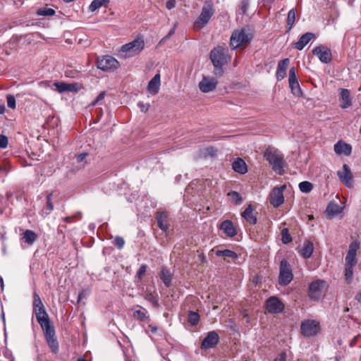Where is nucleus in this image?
<instances>
[{
	"mask_svg": "<svg viewBox=\"0 0 361 361\" xmlns=\"http://www.w3.org/2000/svg\"><path fill=\"white\" fill-rule=\"evenodd\" d=\"M224 65V64H219L217 66H214V74L216 76L220 77L223 75L224 71H223L222 66Z\"/></svg>",
	"mask_w": 361,
	"mask_h": 361,
	"instance_id": "nucleus-51",
	"label": "nucleus"
},
{
	"mask_svg": "<svg viewBox=\"0 0 361 361\" xmlns=\"http://www.w3.org/2000/svg\"><path fill=\"white\" fill-rule=\"evenodd\" d=\"M352 147L350 145L338 141L334 145V151L337 154L349 155L351 153Z\"/></svg>",
	"mask_w": 361,
	"mask_h": 361,
	"instance_id": "nucleus-26",
	"label": "nucleus"
},
{
	"mask_svg": "<svg viewBox=\"0 0 361 361\" xmlns=\"http://www.w3.org/2000/svg\"><path fill=\"white\" fill-rule=\"evenodd\" d=\"M188 321L192 326L197 325L200 321L199 314L196 312H190L188 314Z\"/></svg>",
	"mask_w": 361,
	"mask_h": 361,
	"instance_id": "nucleus-38",
	"label": "nucleus"
},
{
	"mask_svg": "<svg viewBox=\"0 0 361 361\" xmlns=\"http://www.w3.org/2000/svg\"><path fill=\"white\" fill-rule=\"evenodd\" d=\"M355 298L358 302H361V292L357 294Z\"/></svg>",
	"mask_w": 361,
	"mask_h": 361,
	"instance_id": "nucleus-64",
	"label": "nucleus"
},
{
	"mask_svg": "<svg viewBox=\"0 0 361 361\" xmlns=\"http://www.w3.org/2000/svg\"><path fill=\"white\" fill-rule=\"evenodd\" d=\"M218 85V81L211 77H203L199 82V88L204 93H208L214 90Z\"/></svg>",
	"mask_w": 361,
	"mask_h": 361,
	"instance_id": "nucleus-16",
	"label": "nucleus"
},
{
	"mask_svg": "<svg viewBox=\"0 0 361 361\" xmlns=\"http://www.w3.org/2000/svg\"><path fill=\"white\" fill-rule=\"evenodd\" d=\"M233 169L240 174H244L247 172V165L243 159L238 158L232 164Z\"/></svg>",
	"mask_w": 361,
	"mask_h": 361,
	"instance_id": "nucleus-29",
	"label": "nucleus"
},
{
	"mask_svg": "<svg viewBox=\"0 0 361 361\" xmlns=\"http://www.w3.org/2000/svg\"><path fill=\"white\" fill-rule=\"evenodd\" d=\"M214 14V8L211 2L202 6L201 13L194 23V27L197 30L203 28Z\"/></svg>",
	"mask_w": 361,
	"mask_h": 361,
	"instance_id": "nucleus-4",
	"label": "nucleus"
},
{
	"mask_svg": "<svg viewBox=\"0 0 361 361\" xmlns=\"http://www.w3.org/2000/svg\"><path fill=\"white\" fill-rule=\"evenodd\" d=\"M326 283L324 280H316L309 286L308 295L312 300H318L322 293L326 289Z\"/></svg>",
	"mask_w": 361,
	"mask_h": 361,
	"instance_id": "nucleus-8",
	"label": "nucleus"
},
{
	"mask_svg": "<svg viewBox=\"0 0 361 361\" xmlns=\"http://www.w3.org/2000/svg\"><path fill=\"white\" fill-rule=\"evenodd\" d=\"M243 316L246 319V322L249 323L250 322V317H249V315H248L247 310H244L243 312Z\"/></svg>",
	"mask_w": 361,
	"mask_h": 361,
	"instance_id": "nucleus-61",
	"label": "nucleus"
},
{
	"mask_svg": "<svg viewBox=\"0 0 361 361\" xmlns=\"http://www.w3.org/2000/svg\"><path fill=\"white\" fill-rule=\"evenodd\" d=\"M33 312L34 313L35 312H47L46 310H45V307H44V306H39V307H33Z\"/></svg>",
	"mask_w": 361,
	"mask_h": 361,
	"instance_id": "nucleus-59",
	"label": "nucleus"
},
{
	"mask_svg": "<svg viewBox=\"0 0 361 361\" xmlns=\"http://www.w3.org/2000/svg\"><path fill=\"white\" fill-rule=\"evenodd\" d=\"M313 251V243L310 241H307L304 243L302 247L299 249L298 252L304 259H309L311 257Z\"/></svg>",
	"mask_w": 361,
	"mask_h": 361,
	"instance_id": "nucleus-25",
	"label": "nucleus"
},
{
	"mask_svg": "<svg viewBox=\"0 0 361 361\" xmlns=\"http://www.w3.org/2000/svg\"><path fill=\"white\" fill-rule=\"evenodd\" d=\"M140 310H135L133 312V317L142 322H148L149 317L147 315V310L145 308L140 307Z\"/></svg>",
	"mask_w": 361,
	"mask_h": 361,
	"instance_id": "nucleus-31",
	"label": "nucleus"
},
{
	"mask_svg": "<svg viewBox=\"0 0 361 361\" xmlns=\"http://www.w3.org/2000/svg\"><path fill=\"white\" fill-rule=\"evenodd\" d=\"M54 86L59 93H63L65 92L77 93L82 88L81 85L78 82L66 83L63 82H54Z\"/></svg>",
	"mask_w": 361,
	"mask_h": 361,
	"instance_id": "nucleus-11",
	"label": "nucleus"
},
{
	"mask_svg": "<svg viewBox=\"0 0 361 361\" xmlns=\"http://www.w3.org/2000/svg\"><path fill=\"white\" fill-rule=\"evenodd\" d=\"M219 341V335L214 331L208 333L207 336L203 339L201 343L202 350H208L214 348Z\"/></svg>",
	"mask_w": 361,
	"mask_h": 361,
	"instance_id": "nucleus-15",
	"label": "nucleus"
},
{
	"mask_svg": "<svg viewBox=\"0 0 361 361\" xmlns=\"http://www.w3.org/2000/svg\"><path fill=\"white\" fill-rule=\"evenodd\" d=\"M39 306H44V304L39 297V295L35 292L33 293V307H39Z\"/></svg>",
	"mask_w": 361,
	"mask_h": 361,
	"instance_id": "nucleus-47",
	"label": "nucleus"
},
{
	"mask_svg": "<svg viewBox=\"0 0 361 361\" xmlns=\"http://www.w3.org/2000/svg\"><path fill=\"white\" fill-rule=\"evenodd\" d=\"M264 156L275 172L279 175L284 173L283 155L278 149L269 147L266 149Z\"/></svg>",
	"mask_w": 361,
	"mask_h": 361,
	"instance_id": "nucleus-1",
	"label": "nucleus"
},
{
	"mask_svg": "<svg viewBox=\"0 0 361 361\" xmlns=\"http://www.w3.org/2000/svg\"><path fill=\"white\" fill-rule=\"evenodd\" d=\"M161 76L159 73L156 74L149 82L147 90L151 94H156L160 87Z\"/></svg>",
	"mask_w": 361,
	"mask_h": 361,
	"instance_id": "nucleus-23",
	"label": "nucleus"
},
{
	"mask_svg": "<svg viewBox=\"0 0 361 361\" xmlns=\"http://www.w3.org/2000/svg\"><path fill=\"white\" fill-rule=\"evenodd\" d=\"M300 330L305 337L314 336L319 331V324L315 320L307 319L301 323Z\"/></svg>",
	"mask_w": 361,
	"mask_h": 361,
	"instance_id": "nucleus-9",
	"label": "nucleus"
},
{
	"mask_svg": "<svg viewBox=\"0 0 361 361\" xmlns=\"http://www.w3.org/2000/svg\"><path fill=\"white\" fill-rule=\"evenodd\" d=\"M315 38V35L312 32H306L303 34L298 42L293 43L292 46L298 49L302 50L303 48L313 39Z\"/></svg>",
	"mask_w": 361,
	"mask_h": 361,
	"instance_id": "nucleus-20",
	"label": "nucleus"
},
{
	"mask_svg": "<svg viewBox=\"0 0 361 361\" xmlns=\"http://www.w3.org/2000/svg\"><path fill=\"white\" fill-rule=\"evenodd\" d=\"M228 195L231 197V200L235 203V204H240L242 202V197L240 195L235 191H232L228 193Z\"/></svg>",
	"mask_w": 361,
	"mask_h": 361,
	"instance_id": "nucleus-45",
	"label": "nucleus"
},
{
	"mask_svg": "<svg viewBox=\"0 0 361 361\" xmlns=\"http://www.w3.org/2000/svg\"><path fill=\"white\" fill-rule=\"evenodd\" d=\"M210 59L214 66L227 63L231 60L228 49L220 46L214 48L211 51Z\"/></svg>",
	"mask_w": 361,
	"mask_h": 361,
	"instance_id": "nucleus-6",
	"label": "nucleus"
},
{
	"mask_svg": "<svg viewBox=\"0 0 361 361\" xmlns=\"http://www.w3.org/2000/svg\"><path fill=\"white\" fill-rule=\"evenodd\" d=\"M145 299L151 302L154 307H159V302L158 300L157 299L156 296L154 295L152 293H148L145 295Z\"/></svg>",
	"mask_w": 361,
	"mask_h": 361,
	"instance_id": "nucleus-46",
	"label": "nucleus"
},
{
	"mask_svg": "<svg viewBox=\"0 0 361 361\" xmlns=\"http://www.w3.org/2000/svg\"><path fill=\"white\" fill-rule=\"evenodd\" d=\"M290 64V59L286 58L280 61L277 66L276 78L277 80H283L286 75V70Z\"/></svg>",
	"mask_w": 361,
	"mask_h": 361,
	"instance_id": "nucleus-22",
	"label": "nucleus"
},
{
	"mask_svg": "<svg viewBox=\"0 0 361 361\" xmlns=\"http://www.w3.org/2000/svg\"><path fill=\"white\" fill-rule=\"evenodd\" d=\"M97 66L104 71L113 72L120 66L119 62L111 56H103L97 59Z\"/></svg>",
	"mask_w": 361,
	"mask_h": 361,
	"instance_id": "nucleus-7",
	"label": "nucleus"
},
{
	"mask_svg": "<svg viewBox=\"0 0 361 361\" xmlns=\"http://www.w3.org/2000/svg\"><path fill=\"white\" fill-rule=\"evenodd\" d=\"M37 234L31 230H26L23 233V239L26 243L29 245L33 244L34 242L37 240Z\"/></svg>",
	"mask_w": 361,
	"mask_h": 361,
	"instance_id": "nucleus-32",
	"label": "nucleus"
},
{
	"mask_svg": "<svg viewBox=\"0 0 361 361\" xmlns=\"http://www.w3.org/2000/svg\"><path fill=\"white\" fill-rule=\"evenodd\" d=\"M299 188L301 192L308 193L312 190L313 185L309 181H302L299 183Z\"/></svg>",
	"mask_w": 361,
	"mask_h": 361,
	"instance_id": "nucleus-40",
	"label": "nucleus"
},
{
	"mask_svg": "<svg viewBox=\"0 0 361 361\" xmlns=\"http://www.w3.org/2000/svg\"><path fill=\"white\" fill-rule=\"evenodd\" d=\"M145 47V41L142 36L137 37L133 41L123 45L120 50L119 54L123 57H133L139 54Z\"/></svg>",
	"mask_w": 361,
	"mask_h": 361,
	"instance_id": "nucleus-3",
	"label": "nucleus"
},
{
	"mask_svg": "<svg viewBox=\"0 0 361 361\" xmlns=\"http://www.w3.org/2000/svg\"><path fill=\"white\" fill-rule=\"evenodd\" d=\"M35 314L36 316L37 321L39 324L49 319V315L47 312H35Z\"/></svg>",
	"mask_w": 361,
	"mask_h": 361,
	"instance_id": "nucleus-44",
	"label": "nucleus"
},
{
	"mask_svg": "<svg viewBox=\"0 0 361 361\" xmlns=\"http://www.w3.org/2000/svg\"><path fill=\"white\" fill-rule=\"evenodd\" d=\"M360 247V244L357 241H353L349 246V250L345 257V265L353 266L357 263L356 252Z\"/></svg>",
	"mask_w": 361,
	"mask_h": 361,
	"instance_id": "nucleus-13",
	"label": "nucleus"
},
{
	"mask_svg": "<svg viewBox=\"0 0 361 361\" xmlns=\"http://www.w3.org/2000/svg\"><path fill=\"white\" fill-rule=\"evenodd\" d=\"M52 195H53V194L51 192V193H49L47 196V202H46V205L44 208V212L47 215L50 214L51 212L54 210V204L51 202Z\"/></svg>",
	"mask_w": 361,
	"mask_h": 361,
	"instance_id": "nucleus-36",
	"label": "nucleus"
},
{
	"mask_svg": "<svg viewBox=\"0 0 361 361\" xmlns=\"http://www.w3.org/2000/svg\"><path fill=\"white\" fill-rule=\"evenodd\" d=\"M326 211L329 214L335 216L340 212V207L338 204L331 202L328 204Z\"/></svg>",
	"mask_w": 361,
	"mask_h": 361,
	"instance_id": "nucleus-37",
	"label": "nucleus"
},
{
	"mask_svg": "<svg viewBox=\"0 0 361 361\" xmlns=\"http://www.w3.org/2000/svg\"><path fill=\"white\" fill-rule=\"evenodd\" d=\"M39 325L44 331L45 338L55 336L54 328L51 324L49 319L41 323Z\"/></svg>",
	"mask_w": 361,
	"mask_h": 361,
	"instance_id": "nucleus-30",
	"label": "nucleus"
},
{
	"mask_svg": "<svg viewBox=\"0 0 361 361\" xmlns=\"http://www.w3.org/2000/svg\"><path fill=\"white\" fill-rule=\"evenodd\" d=\"M293 279L292 267L287 259H283L279 265V283L281 286H287Z\"/></svg>",
	"mask_w": 361,
	"mask_h": 361,
	"instance_id": "nucleus-5",
	"label": "nucleus"
},
{
	"mask_svg": "<svg viewBox=\"0 0 361 361\" xmlns=\"http://www.w3.org/2000/svg\"><path fill=\"white\" fill-rule=\"evenodd\" d=\"M148 329L152 332V333H156L157 331V326L156 325H154V324H149L148 326Z\"/></svg>",
	"mask_w": 361,
	"mask_h": 361,
	"instance_id": "nucleus-60",
	"label": "nucleus"
},
{
	"mask_svg": "<svg viewBox=\"0 0 361 361\" xmlns=\"http://www.w3.org/2000/svg\"><path fill=\"white\" fill-rule=\"evenodd\" d=\"M241 216L250 225H255L257 224V217L253 214V209L251 204H249L244 212H242Z\"/></svg>",
	"mask_w": 361,
	"mask_h": 361,
	"instance_id": "nucleus-24",
	"label": "nucleus"
},
{
	"mask_svg": "<svg viewBox=\"0 0 361 361\" xmlns=\"http://www.w3.org/2000/svg\"><path fill=\"white\" fill-rule=\"evenodd\" d=\"M176 0H168L166 3V7L167 9L171 10L176 6Z\"/></svg>",
	"mask_w": 361,
	"mask_h": 361,
	"instance_id": "nucleus-56",
	"label": "nucleus"
},
{
	"mask_svg": "<svg viewBox=\"0 0 361 361\" xmlns=\"http://www.w3.org/2000/svg\"><path fill=\"white\" fill-rule=\"evenodd\" d=\"M147 266L146 264H142L137 272V276L141 279L142 278V276L145 274L146 273V271H147Z\"/></svg>",
	"mask_w": 361,
	"mask_h": 361,
	"instance_id": "nucleus-52",
	"label": "nucleus"
},
{
	"mask_svg": "<svg viewBox=\"0 0 361 361\" xmlns=\"http://www.w3.org/2000/svg\"><path fill=\"white\" fill-rule=\"evenodd\" d=\"M295 13H296V10L294 8H292L288 13L287 25L288 26V28L287 32H289L293 27V26L295 25Z\"/></svg>",
	"mask_w": 361,
	"mask_h": 361,
	"instance_id": "nucleus-34",
	"label": "nucleus"
},
{
	"mask_svg": "<svg viewBox=\"0 0 361 361\" xmlns=\"http://www.w3.org/2000/svg\"><path fill=\"white\" fill-rule=\"evenodd\" d=\"M221 228L228 237H233L236 235V231L233 223L229 220L224 221L221 224Z\"/></svg>",
	"mask_w": 361,
	"mask_h": 361,
	"instance_id": "nucleus-28",
	"label": "nucleus"
},
{
	"mask_svg": "<svg viewBox=\"0 0 361 361\" xmlns=\"http://www.w3.org/2000/svg\"><path fill=\"white\" fill-rule=\"evenodd\" d=\"M46 341L48 345L51 349L52 352L56 353L59 351V343L55 336L51 337H47Z\"/></svg>",
	"mask_w": 361,
	"mask_h": 361,
	"instance_id": "nucleus-35",
	"label": "nucleus"
},
{
	"mask_svg": "<svg viewBox=\"0 0 361 361\" xmlns=\"http://www.w3.org/2000/svg\"><path fill=\"white\" fill-rule=\"evenodd\" d=\"M283 187L275 188L270 195V203L274 207L276 208L281 205L284 202V197L283 194Z\"/></svg>",
	"mask_w": 361,
	"mask_h": 361,
	"instance_id": "nucleus-17",
	"label": "nucleus"
},
{
	"mask_svg": "<svg viewBox=\"0 0 361 361\" xmlns=\"http://www.w3.org/2000/svg\"><path fill=\"white\" fill-rule=\"evenodd\" d=\"M114 244L117 246L119 250L123 249L125 245L124 239L121 236H116L114 240Z\"/></svg>",
	"mask_w": 361,
	"mask_h": 361,
	"instance_id": "nucleus-48",
	"label": "nucleus"
},
{
	"mask_svg": "<svg viewBox=\"0 0 361 361\" xmlns=\"http://www.w3.org/2000/svg\"><path fill=\"white\" fill-rule=\"evenodd\" d=\"M8 145V138L6 135H0V148L4 149Z\"/></svg>",
	"mask_w": 361,
	"mask_h": 361,
	"instance_id": "nucleus-53",
	"label": "nucleus"
},
{
	"mask_svg": "<svg viewBox=\"0 0 361 361\" xmlns=\"http://www.w3.org/2000/svg\"><path fill=\"white\" fill-rule=\"evenodd\" d=\"M250 1L249 0H241L240 4V9L241 11V13L243 15L246 14L247 8L249 7Z\"/></svg>",
	"mask_w": 361,
	"mask_h": 361,
	"instance_id": "nucleus-49",
	"label": "nucleus"
},
{
	"mask_svg": "<svg viewBox=\"0 0 361 361\" xmlns=\"http://www.w3.org/2000/svg\"><path fill=\"white\" fill-rule=\"evenodd\" d=\"M350 92L348 89L341 88L339 92L340 106L342 109H347L352 105Z\"/></svg>",
	"mask_w": 361,
	"mask_h": 361,
	"instance_id": "nucleus-21",
	"label": "nucleus"
},
{
	"mask_svg": "<svg viewBox=\"0 0 361 361\" xmlns=\"http://www.w3.org/2000/svg\"><path fill=\"white\" fill-rule=\"evenodd\" d=\"M312 53L318 57L321 62L324 63H329L331 61V50L326 47L323 45L317 46L314 48Z\"/></svg>",
	"mask_w": 361,
	"mask_h": 361,
	"instance_id": "nucleus-10",
	"label": "nucleus"
},
{
	"mask_svg": "<svg viewBox=\"0 0 361 361\" xmlns=\"http://www.w3.org/2000/svg\"><path fill=\"white\" fill-rule=\"evenodd\" d=\"M288 76H289V78H288L289 86H290L292 93L297 97L301 96L302 92L301 91L299 82L296 78L295 67H292L289 70V75Z\"/></svg>",
	"mask_w": 361,
	"mask_h": 361,
	"instance_id": "nucleus-12",
	"label": "nucleus"
},
{
	"mask_svg": "<svg viewBox=\"0 0 361 361\" xmlns=\"http://www.w3.org/2000/svg\"><path fill=\"white\" fill-rule=\"evenodd\" d=\"M6 99H7V106L11 109H14L16 106V99H15L14 96L9 94L6 97Z\"/></svg>",
	"mask_w": 361,
	"mask_h": 361,
	"instance_id": "nucleus-50",
	"label": "nucleus"
},
{
	"mask_svg": "<svg viewBox=\"0 0 361 361\" xmlns=\"http://www.w3.org/2000/svg\"><path fill=\"white\" fill-rule=\"evenodd\" d=\"M174 32H175V29L174 28L171 29L169 31V32L168 33V35L163 39L169 38L170 36H171L174 33Z\"/></svg>",
	"mask_w": 361,
	"mask_h": 361,
	"instance_id": "nucleus-62",
	"label": "nucleus"
},
{
	"mask_svg": "<svg viewBox=\"0 0 361 361\" xmlns=\"http://www.w3.org/2000/svg\"><path fill=\"white\" fill-rule=\"evenodd\" d=\"M156 219L159 228L165 233H167L170 228V224L169 223V213L167 212H157L156 215Z\"/></svg>",
	"mask_w": 361,
	"mask_h": 361,
	"instance_id": "nucleus-19",
	"label": "nucleus"
},
{
	"mask_svg": "<svg viewBox=\"0 0 361 361\" xmlns=\"http://www.w3.org/2000/svg\"><path fill=\"white\" fill-rule=\"evenodd\" d=\"M216 255L218 257H224V258H232L235 259L238 257V255L231 250H216Z\"/></svg>",
	"mask_w": 361,
	"mask_h": 361,
	"instance_id": "nucleus-33",
	"label": "nucleus"
},
{
	"mask_svg": "<svg viewBox=\"0 0 361 361\" xmlns=\"http://www.w3.org/2000/svg\"><path fill=\"white\" fill-rule=\"evenodd\" d=\"M55 11L53 8H41L37 10V13L39 16H51L55 14Z\"/></svg>",
	"mask_w": 361,
	"mask_h": 361,
	"instance_id": "nucleus-41",
	"label": "nucleus"
},
{
	"mask_svg": "<svg viewBox=\"0 0 361 361\" xmlns=\"http://www.w3.org/2000/svg\"><path fill=\"white\" fill-rule=\"evenodd\" d=\"M106 0H93L89 6V10L92 12L95 11L99 8Z\"/></svg>",
	"mask_w": 361,
	"mask_h": 361,
	"instance_id": "nucleus-43",
	"label": "nucleus"
},
{
	"mask_svg": "<svg viewBox=\"0 0 361 361\" xmlns=\"http://www.w3.org/2000/svg\"><path fill=\"white\" fill-rule=\"evenodd\" d=\"M353 266L345 267V279L348 284L350 283L353 276Z\"/></svg>",
	"mask_w": 361,
	"mask_h": 361,
	"instance_id": "nucleus-39",
	"label": "nucleus"
},
{
	"mask_svg": "<svg viewBox=\"0 0 361 361\" xmlns=\"http://www.w3.org/2000/svg\"><path fill=\"white\" fill-rule=\"evenodd\" d=\"M159 277L166 287L171 286L173 275L166 267H161Z\"/></svg>",
	"mask_w": 361,
	"mask_h": 361,
	"instance_id": "nucleus-27",
	"label": "nucleus"
},
{
	"mask_svg": "<svg viewBox=\"0 0 361 361\" xmlns=\"http://www.w3.org/2000/svg\"><path fill=\"white\" fill-rule=\"evenodd\" d=\"M266 308L269 313L276 314L281 312L284 305L276 297L272 296L267 300Z\"/></svg>",
	"mask_w": 361,
	"mask_h": 361,
	"instance_id": "nucleus-14",
	"label": "nucleus"
},
{
	"mask_svg": "<svg viewBox=\"0 0 361 361\" xmlns=\"http://www.w3.org/2000/svg\"><path fill=\"white\" fill-rule=\"evenodd\" d=\"M282 242L284 244H288L292 241V237L289 233L288 229L285 228L281 231Z\"/></svg>",
	"mask_w": 361,
	"mask_h": 361,
	"instance_id": "nucleus-42",
	"label": "nucleus"
},
{
	"mask_svg": "<svg viewBox=\"0 0 361 361\" xmlns=\"http://www.w3.org/2000/svg\"><path fill=\"white\" fill-rule=\"evenodd\" d=\"M337 175L340 180L348 188L352 186L353 176L349 166L346 164L343 165L342 171H338Z\"/></svg>",
	"mask_w": 361,
	"mask_h": 361,
	"instance_id": "nucleus-18",
	"label": "nucleus"
},
{
	"mask_svg": "<svg viewBox=\"0 0 361 361\" xmlns=\"http://www.w3.org/2000/svg\"><path fill=\"white\" fill-rule=\"evenodd\" d=\"M87 155V153H81V154H78L77 157L78 162H82L85 159Z\"/></svg>",
	"mask_w": 361,
	"mask_h": 361,
	"instance_id": "nucleus-58",
	"label": "nucleus"
},
{
	"mask_svg": "<svg viewBox=\"0 0 361 361\" xmlns=\"http://www.w3.org/2000/svg\"><path fill=\"white\" fill-rule=\"evenodd\" d=\"M4 173L5 174H7L8 171H6L5 166L0 165V173Z\"/></svg>",
	"mask_w": 361,
	"mask_h": 361,
	"instance_id": "nucleus-63",
	"label": "nucleus"
},
{
	"mask_svg": "<svg viewBox=\"0 0 361 361\" xmlns=\"http://www.w3.org/2000/svg\"><path fill=\"white\" fill-rule=\"evenodd\" d=\"M104 97H105V92H100L99 94L97 96V99H95V101H94L92 103V105H95L97 102L104 99Z\"/></svg>",
	"mask_w": 361,
	"mask_h": 361,
	"instance_id": "nucleus-57",
	"label": "nucleus"
},
{
	"mask_svg": "<svg viewBox=\"0 0 361 361\" xmlns=\"http://www.w3.org/2000/svg\"><path fill=\"white\" fill-rule=\"evenodd\" d=\"M287 355L285 352H282L274 360V361H286Z\"/></svg>",
	"mask_w": 361,
	"mask_h": 361,
	"instance_id": "nucleus-55",
	"label": "nucleus"
},
{
	"mask_svg": "<svg viewBox=\"0 0 361 361\" xmlns=\"http://www.w3.org/2000/svg\"><path fill=\"white\" fill-rule=\"evenodd\" d=\"M252 39V35L248 29L243 28L235 30L230 39V45L232 49L245 48Z\"/></svg>",
	"mask_w": 361,
	"mask_h": 361,
	"instance_id": "nucleus-2",
	"label": "nucleus"
},
{
	"mask_svg": "<svg viewBox=\"0 0 361 361\" xmlns=\"http://www.w3.org/2000/svg\"><path fill=\"white\" fill-rule=\"evenodd\" d=\"M137 106L142 112H147L150 106L149 104H145L142 102H139Z\"/></svg>",
	"mask_w": 361,
	"mask_h": 361,
	"instance_id": "nucleus-54",
	"label": "nucleus"
}]
</instances>
